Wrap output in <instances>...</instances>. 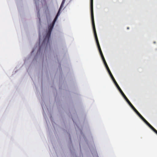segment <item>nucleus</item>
I'll use <instances>...</instances> for the list:
<instances>
[{
  "label": "nucleus",
  "instance_id": "obj_1",
  "mask_svg": "<svg viewBox=\"0 0 157 157\" xmlns=\"http://www.w3.org/2000/svg\"><path fill=\"white\" fill-rule=\"evenodd\" d=\"M66 0H63L61 4L60 5V7L59 9V10L58 11V12L54 18L53 22L48 27V31L47 33L46 36L44 38L43 42H45L47 40L48 41L49 40L50 37V36L51 35V33L52 30V29L54 27V25H55V23L58 18V16L59 14V12L60 10L62 8Z\"/></svg>",
  "mask_w": 157,
  "mask_h": 157
},
{
  "label": "nucleus",
  "instance_id": "obj_2",
  "mask_svg": "<svg viewBox=\"0 0 157 157\" xmlns=\"http://www.w3.org/2000/svg\"><path fill=\"white\" fill-rule=\"evenodd\" d=\"M66 0H63L61 4L60 5V7L59 9V10L58 11V12L54 18L53 22L48 27V31L47 33L46 36L44 38L43 42H45L47 40L48 41L49 40L50 37V36L51 35V33L52 30V29L54 27V25H55V23L58 18V16L59 14V12L60 10L62 8Z\"/></svg>",
  "mask_w": 157,
  "mask_h": 157
},
{
  "label": "nucleus",
  "instance_id": "obj_3",
  "mask_svg": "<svg viewBox=\"0 0 157 157\" xmlns=\"http://www.w3.org/2000/svg\"><path fill=\"white\" fill-rule=\"evenodd\" d=\"M91 20H92V26L93 28V31L94 34V35L95 36V39L96 42L97 43V44L100 52V55L102 59H105L103 53H102L100 44L99 42V41L98 40V38L97 34L96 32V28L95 27V23H94V13L93 11H91Z\"/></svg>",
  "mask_w": 157,
  "mask_h": 157
},
{
  "label": "nucleus",
  "instance_id": "obj_4",
  "mask_svg": "<svg viewBox=\"0 0 157 157\" xmlns=\"http://www.w3.org/2000/svg\"><path fill=\"white\" fill-rule=\"evenodd\" d=\"M110 77H111L112 79L113 80L114 83L115 84V85L116 86V87L119 91L120 92L121 94V95H122V96L124 98V99L125 100L127 101V102H129V101L128 100V98H127V97L124 94L122 90L120 88V87L117 84V82H116V81L115 80V79H114V77H113L111 72L110 71H109V72H108Z\"/></svg>",
  "mask_w": 157,
  "mask_h": 157
},
{
  "label": "nucleus",
  "instance_id": "obj_5",
  "mask_svg": "<svg viewBox=\"0 0 157 157\" xmlns=\"http://www.w3.org/2000/svg\"><path fill=\"white\" fill-rule=\"evenodd\" d=\"M110 77H111L112 79L113 80L114 83L115 84V85L116 86V87L119 91L120 92L121 94V95H122V96L124 98V99L125 100L127 101V102H129V101L128 100V98H127V97L124 94L122 90L120 88V87L117 84V82H116V81L115 80V79H114V77H113L111 72L110 71H109V72H108Z\"/></svg>",
  "mask_w": 157,
  "mask_h": 157
},
{
  "label": "nucleus",
  "instance_id": "obj_6",
  "mask_svg": "<svg viewBox=\"0 0 157 157\" xmlns=\"http://www.w3.org/2000/svg\"><path fill=\"white\" fill-rule=\"evenodd\" d=\"M128 104L132 108L135 112L141 118V119L148 125L150 128L152 127V126L140 114L138 111L134 107L130 101L128 102Z\"/></svg>",
  "mask_w": 157,
  "mask_h": 157
},
{
  "label": "nucleus",
  "instance_id": "obj_7",
  "mask_svg": "<svg viewBox=\"0 0 157 157\" xmlns=\"http://www.w3.org/2000/svg\"><path fill=\"white\" fill-rule=\"evenodd\" d=\"M91 11H93V0H90Z\"/></svg>",
  "mask_w": 157,
  "mask_h": 157
},
{
  "label": "nucleus",
  "instance_id": "obj_8",
  "mask_svg": "<svg viewBox=\"0 0 157 157\" xmlns=\"http://www.w3.org/2000/svg\"><path fill=\"white\" fill-rule=\"evenodd\" d=\"M150 128L157 134V131L153 126Z\"/></svg>",
  "mask_w": 157,
  "mask_h": 157
},
{
  "label": "nucleus",
  "instance_id": "obj_9",
  "mask_svg": "<svg viewBox=\"0 0 157 157\" xmlns=\"http://www.w3.org/2000/svg\"><path fill=\"white\" fill-rule=\"evenodd\" d=\"M150 128L157 134V131L153 126Z\"/></svg>",
  "mask_w": 157,
  "mask_h": 157
},
{
  "label": "nucleus",
  "instance_id": "obj_10",
  "mask_svg": "<svg viewBox=\"0 0 157 157\" xmlns=\"http://www.w3.org/2000/svg\"><path fill=\"white\" fill-rule=\"evenodd\" d=\"M150 128L157 134V131L153 126Z\"/></svg>",
  "mask_w": 157,
  "mask_h": 157
},
{
  "label": "nucleus",
  "instance_id": "obj_11",
  "mask_svg": "<svg viewBox=\"0 0 157 157\" xmlns=\"http://www.w3.org/2000/svg\"><path fill=\"white\" fill-rule=\"evenodd\" d=\"M103 63H104V64H105H105H107V63H106V61L103 62Z\"/></svg>",
  "mask_w": 157,
  "mask_h": 157
},
{
  "label": "nucleus",
  "instance_id": "obj_12",
  "mask_svg": "<svg viewBox=\"0 0 157 157\" xmlns=\"http://www.w3.org/2000/svg\"><path fill=\"white\" fill-rule=\"evenodd\" d=\"M105 67H108V65H107V64H105Z\"/></svg>",
  "mask_w": 157,
  "mask_h": 157
},
{
  "label": "nucleus",
  "instance_id": "obj_13",
  "mask_svg": "<svg viewBox=\"0 0 157 157\" xmlns=\"http://www.w3.org/2000/svg\"><path fill=\"white\" fill-rule=\"evenodd\" d=\"M105 67H108V65H107V64H105Z\"/></svg>",
  "mask_w": 157,
  "mask_h": 157
},
{
  "label": "nucleus",
  "instance_id": "obj_14",
  "mask_svg": "<svg viewBox=\"0 0 157 157\" xmlns=\"http://www.w3.org/2000/svg\"><path fill=\"white\" fill-rule=\"evenodd\" d=\"M103 62L105 61V59H102Z\"/></svg>",
  "mask_w": 157,
  "mask_h": 157
},
{
  "label": "nucleus",
  "instance_id": "obj_15",
  "mask_svg": "<svg viewBox=\"0 0 157 157\" xmlns=\"http://www.w3.org/2000/svg\"><path fill=\"white\" fill-rule=\"evenodd\" d=\"M106 69H107V70H109V67H106Z\"/></svg>",
  "mask_w": 157,
  "mask_h": 157
},
{
  "label": "nucleus",
  "instance_id": "obj_16",
  "mask_svg": "<svg viewBox=\"0 0 157 157\" xmlns=\"http://www.w3.org/2000/svg\"><path fill=\"white\" fill-rule=\"evenodd\" d=\"M107 70V71H108V72H109V71H110V70L109 69V70Z\"/></svg>",
  "mask_w": 157,
  "mask_h": 157
}]
</instances>
